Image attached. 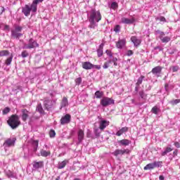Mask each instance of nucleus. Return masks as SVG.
Listing matches in <instances>:
<instances>
[{
  "instance_id": "f257e3e1",
  "label": "nucleus",
  "mask_w": 180,
  "mask_h": 180,
  "mask_svg": "<svg viewBox=\"0 0 180 180\" xmlns=\"http://www.w3.org/2000/svg\"><path fill=\"white\" fill-rule=\"evenodd\" d=\"M7 124L10 126L13 129V130H15V129H18L19 126H20V120H19V115H12L8 117V120H7Z\"/></svg>"
},
{
  "instance_id": "f03ea898",
  "label": "nucleus",
  "mask_w": 180,
  "mask_h": 180,
  "mask_svg": "<svg viewBox=\"0 0 180 180\" xmlns=\"http://www.w3.org/2000/svg\"><path fill=\"white\" fill-rule=\"evenodd\" d=\"M89 22H101L102 20V14H101V11L93 9L91 11L90 17L89 19Z\"/></svg>"
},
{
  "instance_id": "7ed1b4c3",
  "label": "nucleus",
  "mask_w": 180,
  "mask_h": 180,
  "mask_svg": "<svg viewBox=\"0 0 180 180\" xmlns=\"http://www.w3.org/2000/svg\"><path fill=\"white\" fill-rule=\"evenodd\" d=\"M22 30H23L22 27L15 25V29L11 30V37H13V39H19L20 37H22L23 36V34L20 33Z\"/></svg>"
},
{
  "instance_id": "20e7f679",
  "label": "nucleus",
  "mask_w": 180,
  "mask_h": 180,
  "mask_svg": "<svg viewBox=\"0 0 180 180\" xmlns=\"http://www.w3.org/2000/svg\"><path fill=\"white\" fill-rule=\"evenodd\" d=\"M100 105L103 108H107V106H110V105H115V100L112 98L105 96L101 99Z\"/></svg>"
},
{
  "instance_id": "39448f33",
  "label": "nucleus",
  "mask_w": 180,
  "mask_h": 180,
  "mask_svg": "<svg viewBox=\"0 0 180 180\" xmlns=\"http://www.w3.org/2000/svg\"><path fill=\"white\" fill-rule=\"evenodd\" d=\"M162 164V162L161 161H155L152 163H149L146 165V167H143V169L145 171H147L148 169H154V168H160L161 167V165Z\"/></svg>"
},
{
  "instance_id": "423d86ee",
  "label": "nucleus",
  "mask_w": 180,
  "mask_h": 180,
  "mask_svg": "<svg viewBox=\"0 0 180 180\" xmlns=\"http://www.w3.org/2000/svg\"><path fill=\"white\" fill-rule=\"evenodd\" d=\"M36 47H39V44L32 38L30 39L28 41V44L25 45V49H36Z\"/></svg>"
},
{
  "instance_id": "0eeeda50",
  "label": "nucleus",
  "mask_w": 180,
  "mask_h": 180,
  "mask_svg": "<svg viewBox=\"0 0 180 180\" xmlns=\"http://www.w3.org/2000/svg\"><path fill=\"white\" fill-rule=\"evenodd\" d=\"M16 141V138H13V139H7L4 143V146L5 147H15V143Z\"/></svg>"
},
{
  "instance_id": "6e6552de",
  "label": "nucleus",
  "mask_w": 180,
  "mask_h": 180,
  "mask_svg": "<svg viewBox=\"0 0 180 180\" xmlns=\"http://www.w3.org/2000/svg\"><path fill=\"white\" fill-rule=\"evenodd\" d=\"M130 150L129 149H117L112 153V155H115V157H117V155H123L124 154H129Z\"/></svg>"
},
{
  "instance_id": "1a4fd4ad",
  "label": "nucleus",
  "mask_w": 180,
  "mask_h": 180,
  "mask_svg": "<svg viewBox=\"0 0 180 180\" xmlns=\"http://www.w3.org/2000/svg\"><path fill=\"white\" fill-rule=\"evenodd\" d=\"M71 122V115L66 114L60 119V124H68Z\"/></svg>"
},
{
  "instance_id": "9d476101",
  "label": "nucleus",
  "mask_w": 180,
  "mask_h": 180,
  "mask_svg": "<svg viewBox=\"0 0 180 180\" xmlns=\"http://www.w3.org/2000/svg\"><path fill=\"white\" fill-rule=\"evenodd\" d=\"M162 72V67L161 66H156L153 68L150 72L153 74V75H157V77H160V74Z\"/></svg>"
},
{
  "instance_id": "9b49d317",
  "label": "nucleus",
  "mask_w": 180,
  "mask_h": 180,
  "mask_svg": "<svg viewBox=\"0 0 180 180\" xmlns=\"http://www.w3.org/2000/svg\"><path fill=\"white\" fill-rule=\"evenodd\" d=\"M44 106L46 110H49L53 108V101L49 98H45L44 101Z\"/></svg>"
},
{
  "instance_id": "f8f14e48",
  "label": "nucleus",
  "mask_w": 180,
  "mask_h": 180,
  "mask_svg": "<svg viewBox=\"0 0 180 180\" xmlns=\"http://www.w3.org/2000/svg\"><path fill=\"white\" fill-rule=\"evenodd\" d=\"M122 23H124V25H133L134 22H136V19L134 18H132L131 19H129L127 18H122L121 19Z\"/></svg>"
},
{
  "instance_id": "ddd939ff",
  "label": "nucleus",
  "mask_w": 180,
  "mask_h": 180,
  "mask_svg": "<svg viewBox=\"0 0 180 180\" xmlns=\"http://www.w3.org/2000/svg\"><path fill=\"white\" fill-rule=\"evenodd\" d=\"M131 41L134 44L135 47H139L141 44V39L137 38L136 36L131 37Z\"/></svg>"
},
{
  "instance_id": "4468645a",
  "label": "nucleus",
  "mask_w": 180,
  "mask_h": 180,
  "mask_svg": "<svg viewBox=\"0 0 180 180\" xmlns=\"http://www.w3.org/2000/svg\"><path fill=\"white\" fill-rule=\"evenodd\" d=\"M32 11V8L29 5L26 4L24 8H22V12L24 13L25 16H29L30 15V12Z\"/></svg>"
},
{
  "instance_id": "2eb2a0df",
  "label": "nucleus",
  "mask_w": 180,
  "mask_h": 180,
  "mask_svg": "<svg viewBox=\"0 0 180 180\" xmlns=\"http://www.w3.org/2000/svg\"><path fill=\"white\" fill-rule=\"evenodd\" d=\"M126 46V39H119L118 41L116 42L117 49H122Z\"/></svg>"
},
{
  "instance_id": "dca6fc26",
  "label": "nucleus",
  "mask_w": 180,
  "mask_h": 180,
  "mask_svg": "<svg viewBox=\"0 0 180 180\" xmlns=\"http://www.w3.org/2000/svg\"><path fill=\"white\" fill-rule=\"evenodd\" d=\"M82 68L84 70H92L94 68V64L91 63V62H83Z\"/></svg>"
},
{
  "instance_id": "f3484780",
  "label": "nucleus",
  "mask_w": 180,
  "mask_h": 180,
  "mask_svg": "<svg viewBox=\"0 0 180 180\" xmlns=\"http://www.w3.org/2000/svg\"><path fill=\"white\" fill-rule=\"evenodd\" d=\"M21 112H22V119L23 122H26V120H27V118L29 117V111L26 109H22Z\"/></svg>"
},
{
  "instance_id": "a211bd4d",
  "label": "nucleus",
  "mask_w": 180,
  "mask_h": 180,
  "mask_svg": "<svg viewBox=\"0 0 180 180\" xmlns=\"http://www.w3.org/2000/svg\"><path fill=\"white\" fill-rule=\"evenodd\" d=\"M105 44L102 43L99 45L98 49H97L98 57H102L103 56V47Z\"/></svg>"
},
{
  "instance_id": "6ab92c4d",
  "label": "nucleus",
  "mask_w": 180,
  "mask_h": 180,
  "mask_svg": "<svg viewBox=\"0 0 180 180\" xmlns=\"http://www.w3.org/2000/svg\"><path fill=\"white\" fill-rule=\"evenodd\" d=\"M43 167H44V162H34L33 167L35 168V169H39V168H43Z\"/></svg>"
},
{
  "instance_id": "aec40b11",
  "label": "nucleus",
  "mask_w": 180,
  "mask_h": 180,
  "mask_svg": "<svg viewBox=\"0 0 180 180\" xmlns=\"http://www.w3.org/2000/svg\"><path fill=\"white\" fill-rule=\"evenodd\" d=\"M129 131V127H124L122 129H120L117 133H116V136H117L118 137H120V136H122V134H123L124 133H126Z\"/></svg>"
},
{
  "instance_id": "412c9836",
  "label": "nucleus",
  "mask_w": 180,
  "mask_h": 180,
  "mask_svg": "<svg viewBox=\"0 0 180 180\" xmlns=\"http://www.w3.org/2000/svg\"><path fill=\"white\" fill-rule=\"evenodd\" d=\"M77 136H78L79 143H82V140H84V136H85V134H84V130L79 129V131L77 132Z\"/></svg>"
},
{
  "instance_id": "4be33fe9",
  "label": "nucleus",
  "mask_w": 180,
  "mask_h": 180,
  "mask_svg": "<svg viewBox=\"0 0 180 180\" xmlns=\"http://www.w3.org/2000/svg\"><path fill=\"white\" fill-rule=\"evenodd\" d=\"M107 126H108V121H106V120L101 121L100 125H99V129L105 130V129H106Z\"/></svg>"
},
{
  "instance_id": "5701e85b",
  "label": "nucleus",
  "mask_w": 180,
  "mask_h": 180,
  "mask_svg": "<svg viewBox=\"0 0 180 180\" xmlns=\"http://www.w3.org/2000/svg\"><path fill=\"white\" fill-rule=\"evenodd\" d=\"M118 143L120 146H129V144H130V143H131V141H130V140L129 139H122V140H120L118 141Z\"/></svg>"
},
{
  "instance_id": "b1692460",
  "label": "nucleus",
  "mask_w": 180,
  "mask_h": 180,
  "mask_svg": "<svg viewBox=\"0 0 180 180\" xmlns=\"http://www.w3.org/2000/svg\"><path fill=\"white\" fill-rule=\"evenodd\" d=\"M40 154L41 157H49V155H51V152L50 150H45L44 149H41Z\"/></svg>"
},
{
  "instance_id": "393cba45",
  "label": "nucleus",
  "mask_w": 180,
  "mask_h": 180,
  "mask_svg": "<svg viewBox=\"0 0 180 180\" xmlns=\"http://www.w3.org/2000/svg\"><path fill=\"white\" fill-rule=\"evenodd\" d=\"M12 60H13V54H11V56L6 58L4 61V64L6 65H11L12 64Z\"/></svg>"
},
{
  "instance_id": "a878e982",
  "label": "nucleus",
  "mask_w": 180,
  "mask_h": 180,
  "mask_svg": "<svg viewBox=\"0 0 180 180\" xmlns=\"http://www.w3.org/2000/svg\"><path fill=\"white\" fill-rule=\"evenodd\" d=\"M94 96L96 99H102L103 98V91H97L95 92Z\"/></svg>"
},
{
  "instance_id": "bb28decb",
  "label": "nucleus",
  "mask_w": 180,
  "mask_h": 180,
  "mask_svg": "<svg viewBox=\"0 0 180 180\" xmlns=\"http://www.w3.org/2000/svg\"><path fill=\"white\" fill-rule=\"evenodd\" d=\"M65 106H68V98L63 97L61 102V108H65Z\"/></svg>"
},
{
  "instance_id": "cd10ccee",
  "label": "nucleus",
  "mask_w": 180,
  "mask_h": 180,
  "mask_svg": "<svg viewBox=\"0 0 180 180\" xmlns=\"http://www.w3.org/2000/svg\"><path fill=\"white\" fill-rule=\"evenodd\" d=\"M30 8L32 12H37V4L36 2L32 1V4Z\"/></svg>"
},
{
  "instance_id": "c85d7f7f",
  "label": "nucleus",
  "mask_w": 180,
  "mask_h": 180,
  "mask_svg": "<svg viewBox=\"0 0 180 180\" xmlns=\"http://www.w3.org/2000/svg\"><path fill=\"white\" fill-rule=\"evenodd\" d=\"M110 64H112L111 60H109L108 61L105 62L103 65V68H104V70L109 68V67H110L111 68H113V67L110 66Z\"/></svg>"
},
{
  "instance_id": "c756f323",
  "label": "nucleus",
  "mask_w": 180,
  "mask_h": 180,
  "mask_svg": "<svg viewBox=\"0 0 180 180\" xmlns=\"http://www.w3.org/2000/svg\"><path fill=\"white\" fill-rule=\"evenodd\" d=\"M67 164H68V160H63V162L59 163L58 167V169H63V168H64L65 165H67Z\"/></svg>"
},
{
  "instance_id": "7c9ffc66",
  "label": "nucleus",
  "mask_w": 180,
  "mask_h": 180,
  "mask_svg": "<svg viewBox=\"0 0 180 180\" xmlns=\"http://www.w3.org/2000/svg\"><path fill=\"white\" fill-rule=\"evenodd\" d=\"M10 53L8 50H1L0 51V57H6L9 56Z\"/></svg>"
},
{
  "instance_id": "2f4dec72",
  "label": "nucleus",
  "mask_w": 180,
  "mask_h": 180,
  "mask_svg": "<svg viewBox=\"0 0 180 180\" xmlns=\"http://www.w3.org/2000/svg\"><path fill=\"white\" fill-rule=\"evenodd\" d=\"M37 112H39V113H40L41 115H44V110L43 109V106L41 105V104H38L37 107Z\"/></svg>"
},
{
  "instance_id": "473e14b6",
  "label": "nucleus",
  "mask_w": 180,
  "mask_h": 180,
  "mask_svg": "<svg viewBox=\"0 0 180 180\" xmlns=\"http://www.w3.org/2000/svg\"><path fill=\"white\" fill-rule=\"evenodd\" d=\"M172 150H174V149H172V148H169V147H167V148H165V151H163V152L161 153L162 157H164V156L167 155V154L168 153H171V151H172Z\"/></svg>"
},
{
  "instance_id": "72a5a7b5",
  "label": "nucleus",
  "mask_w": 180,
  "mask_h": 180,
  "mask_svg": "<svg viewBox=\"0 0 180 180\" xmlns=\"http://www.w3.org/2000/svg\"><path fill=\"white\" fill-rule=\"evenodd\" d=\"M144 78H146L144 76L141 75L138 79L137 82L136 83V86H140L141 84H143V81L144 80Z\"/></svg>"
},
{
  "instance_id": "f704fd0d",
  "label": "nucleus",
  "mask_w": 180,
  "mask_h": 180,
  "mask_svg": "<svg viewBox=\"0 0 180 180\" xmlns=\"http://www.w3.org/2000/svg\"><path fill=\"white\" fill-rule=\"evenodd\" d=\"M152 113H154V115H158V112H160V108H158V106L155 105L153 108L151 109Z\"/></svg>"
},
{
  "instance_id": "c9c22d12",
  "label": "nucleus",
  "mask_w": 180,
  "mask_h": 180,
  "mask_svg": "<svg viewBox=\"0 0 180 180\" xmlns=\"http://www.w3.org/2000/svg\"><path fill=\"white\" fill-rule=\"evenodd\" d=\"M160 39L162 43H168V41H171V37H160Z\"/></svg>"
},
{
  "instance_id": "e433bc0d",
  "label": "nucleus",
  "mask_w": 180,
  "mask_h": 180,
  "mask_svg": "<svg viewBox=\"0 0 180 180\" xmlns=\"http://www.w3.org/2000/svg\"><path fill=\"white\" fill-rule=\"evenodd\" d=\"M32 145L34 146V151L36 153L37 151V147H39V141H34Z\"/></svg>"
},
{
  "instance_id": "4c0bfd02",
  "label": "nucleus",
  "mask_w": 180,
  "mask_h": 180,
  "mask_svg": "<svg viewBox=\"0 0 180 180\" xmlns=\"http://www.w3.org/2000/svg\"><path fill=\"white\" fill-rule=\"evenodd\" d=\"M21 57H22V58H26V57H29V52H27V51H23L21 53Z\"/></svg>"
},
{
  "instance_id": "58836bf2",
  "label": "nucleus",
  "mask_w": 180,
  "mask_h": 180,
  "mask_svg": "<svg viewBox=\"0 0 180 180\" xmlns=\"http://www.w3.org/2000/svg\"><path fill=\"white\" fill-rule=\"evenodd\" d=\"M9 112H11V108L9 107H6L3 110V115H8V113H9Z\"/></svg>"
},
{
  "instance_id": "ea45409f",
  "label": "nucleus",
  "mask_w": 180,
  "mask_h": 180,
  "mask_svg": "<svg viewBox=\"0 0 180 180\" xmlns=\"http://www.w3.org/2000/svg\"><path fill=\"white\" fill-rule=\"evenodd\" d=\"M170 70H172V72H177L178 70H179V66H172Z\"/></svg>"
},
{
  "instance_id": "a19ab883",
  "label": "nucleus",
  "mask_w": 180,
  "mask_h": 180,
  "mask_svg": "<svg viewBox=\"0 0 180 180\" xmlns=\"http://www.w3.org/2000/svg\"><path fill=\"white\" fill-rule=\"evenodd\" d=\"M171 105H178V103H180V99H175L170 101Z\"/></svg>"
},
{
  "instance_id": "79ce46f5",
  "label": "nucleus",
  "mask_w": 180,
  "mask_h": 180,
  "mask_svg": "<svg viewBox=\"0 0 180 180\" xmlns=\"http://www.w3.org/2000/svg\"><path fill=\"white\" fill-rule=\"evenodd\" d=\"M120 26L119 25H117L114 27V32H115V33H119V32H120Z\"/></svg>"
},
{
  "instance_id": "37998d69",
  "label": "nucleus",
  "mask_w": 180,
  "mask_h": 180,
  "mask_svg": "<svg viewBox=\"0 0 180 180\" xmlns=\"http://www.w3.org/2000/svg\"><path fill=\"white\" fill-rule=\"evenodd\" d=\"M49 136L51 138L56 137V131H54V129H51L49 131Z\"/></svg>"
},
{
  "instance_id": "c03bdc74",
  "label": "nucleus",
  "mask_w": 180,
  "mask_h": 180,
  "mask_svg": "<svg viewBox=\"0 0 180 180\" xmlns=\"http://www.w3.org/2000/svg\"><path fill=\"white\" fill-rule=\"evenodd\" d=\"M75 82L76 83V85H79L81 84V82H82V78L78 77V78L75 79Z\"/></svg>"
},
{
  "instance_id": "a18cd8bd",
  "label": "nucleus",
  "mask_w": 180,
  "mask_h": 180,
  "mask_svg": "<svg viewBox=\"0 0 180 180\" xmlns=\"http://www.w3.org/2000/svg\"><path fill=\"white\" fill-rule=\"evenodd\" d=\"M105 53H106L107 56H108L109 57H113V53H112V51L107 49L105 51Z\"/></svg>"
},
{
  "instance_id": "49530a36",
  "label": "nucleus",
  "mask_w": 180,
  "mask_h": 180,
  "mask_svg": "<svg viewBox=\"0 0 180 180\" xmlns=\"http://www.w3.org/2000/svg\"><path fill=\"white\" fill-rule=\"evenodd\" d=\"M111 60V63H113L114 65L117 66V58H113Z\"/></svg>"
},
{
  "instance_id": "de8ad7c7",
  "label": "nucleus",
  "mask_w": 180,
  "mask_h": 180,
  "mask_svg": "<svg viewBox=\"0 0 180 180\" xmlns=\"http://www.w3.org/2000/svg\"><path fill=\"white\" fill-rule=\"evenodd\" d=\"M118 5H117V3L116 2H112L111 4V8L112 9H116L117 8Z\"/></svg>"
},
{
  "instance_id": "09e8293b",
  "label": "nucleus",
  "mask_w": 180,
  "mask_h": 180,
  "mask_svg": "<svg viewBox=\"0 0 180 180\" xmlns=\"http://www.w3.org/2000/svg\"><path fill=\"white\" fill-rule=\"evenodd\" d=\"M89 22H90V25L89 27L90 29H95V21H94V22L92 21H89Z\"/></svg>"
},
{
  "instance_id": "8fccbe9b",
  "label": "nucleus",
  "mask_w": 180,
  "mask_h": 180,
  "mask_svg": "<svg viewBox=\"0 0 180 180\" xmlns=\"http://www.w3.org/2000/svg\"><path fill=\"white\" fill-rule=\"evenodd\" d=\"M139 96H141L142 99H144V98H146V94H144L143 91H139Z\"/></svg>"
},
{
  "instance_id": "3c124183",
  "label": "nucleus",
  "mask_w": 180,
  "mask_h": 180,
  "mask_svg": "<svg viewBox=\"0 0 180 180\" xmlns=\"http://www.w3.org/2000/svg\"><path fill=\"white\" fill-rule=\"evenodd\" d=\"M133 54H134L133 51L131 50L127 51V56H128V57H130V56H133Z\"/></svg>"
},
{
  "instance_id": "603ef678",
  "label": "nucleus",
  "mask_w": 180,
  "mask_h": 180,
  "mask_svg": "<svg viewBox=\"0 0 180 180\" xmlns=\"http://www.w3.org/2000/svg\"><path fill=\"white\" fill-rule=\"evenodd\" d=\"M101 65H94V68H96V70H101Z\"/></svg>"
},
{
  "instance_id": "864d4df0",
  "label": "nucleus",
  "mask_w": 180,
  "mask_h": 180,
  "mask_svg": "<svg viewBox=\"0 0 180 180\" xmlns=\"http://www.w3.org/2000/svg\"><path fill=\"white\" fill-rule=\"evenodd\" d=\"M160 22H167V19H165V17H164V16H161L160 18Z\"/></svg>"
},
{
  "instance_id": "5fc2aeb1",
  "label": "nucleus",
  "mask_w": 180,
  "mask_h": 180,
  "mask_svg": "<svg viewBox=\"0 0 180 180\" xmlns=\"http://www.w3.org/2000/svg\"><path fill=\"white\" fill-rule=\"evenodd\" d=\"M174 146H175V147H176V148H180V143H179V142H175L174 143Z\"/></svg>"
},
{
  "instance_id": "6e6d98bb",
  "label": "nucleus",
  "mask_w": 180,
  "mask_h": 180,
  "mask_svg": "<svg viewBox=\"0 0 180 180\" xmlns=\"http://www.w3.org/2000/svg\"><path fill=\"white\" fill-rule=\"evenodd\" d=\"M44 0H34L33 1L35 2V4H39L43 2Z\"/></svg>"
},
{
  "instance_id": "4d7b16f0",
  "label": "nucleus",
  "mask_w": 180,
  "mask_h": 180,
  "mask_svg": "<svg viewBox=\"0 0 180 180\" xmlns=\"http://www.w3.org/2000/svg\"><path fill=\"white\" fill-rule=\"evenodd\" d=\"M4 30H8V32H9V30H10L9 25H6L4 26Z\"/></svg>"
},
{
  "instance_id": "13d9d810",
  "label": "nucleus",
  "mask_w": 180,
  "mask_h": 180,
  "mask_svg": "<svg viewBox=\"0 0 180 180\" xmlns=\"http://www.w3.org/2000/svg\"><path fill=\"white\" fill-rule=\"evenodd\" d=\"M168 86H169V84H165V91H166L167 92H168V91H169Z\"/></svg>"
},
{
  "instance_id": "bf43d9fd",
  "label": "nucleus",
  "mask_w": 180,
  "mask_h": 180,
  "mask_svg": "<svg viewBox=\"0 0 180 180\" xmlns=\"http://www.w3.org/2000/svg\"><path fill=\"white\" fill-rule=\"evenodd\" d=\"M159 179H160V180H164V179H165V178L164 177V176L160 175V176H159Z\"/></svg>"
},
{
  "instance_id": "052dcab7",
  "label": "nucleus",
  "mask_w": 180,
  "mask_h": 180,
  "mask_svg": "<svg viewBox=\"0 0 180 180\" xmlns=\"http://www.w3.org/2000/svg\"><path fill=\"white\" fill-rule=\"evenodd\" d=\"M165 36V34L163 32H160V37H164Z\"/></svg>"
},
{
  "instance_id": "680f3d73",
  "label": "nucleus",
  "mask_w": 180,
  "mask_h": 180,
  "mask_svg": "<svg viewBox=\"0 0 180 180\" xmlns=\"http://www.w3.org/2000/svg\"><path fill=\"white\" fill-rule=\"evenodd\" d=\"M135 91H136V92H139V86H136L135 87Z\"/></svg>"
},
{
  "instance_id": "e2e57ef3",
  "label": "nucleus",
  "mask_w": 180,
  "mask_h": 180,
  "mask_svg": "<svg viewBox=\"0 0 180 180\" xmlns=\"http://www.w3.org/2000/svg\"><path fill=\"white\" fill-rule=\"evenodd\" d=\"M60 176H57V178L55 179V180H60Z\"/></svg>"
},
{
  "instance_id": "0e129e2a",
  "label": "nucleus",
  "mask_w": 180,
  "mask_h": 180,
  "mask_svg": "<svg viewBox=\"0 0 180 180\" xmlns=\"http://www.w3.org/2000/svg\"><path fill=\"white\" fill-rule=\"evenodd\" d=\"M96 136L97 137H99V136H101V134H98V133H96Z\"/></svg>"
},
{
  "instance_id": "69168bd1",
  "label": "nucleus",
  "mask_w": 180,
  "mask_h": 180,
  "mask_svg": "<svg viewBox=\"0 0 180 180\" xmlns=\"http://www.w3.org/2000/svg\"><path fill=\"white\" fill-rule=\"evenodd\" d=\"M73 180H81L79 178H75Z\"/></svg>"
},
{
  "instance_id": "338daca9",
  "label": "nucleus",
  "mask_w": 180,
  "mask_h": 180,
  "mask_svg": "<svg viewBox=\"0 0 180 180\" xmlns=\"http://www.w3.org/2000/svg\"><path fill=\"white\" fill-rule=\"evenodd\" d=\"M2 12H5V8L2 7Z\"/></svg>"
}]
</instances>
